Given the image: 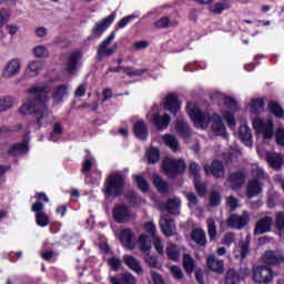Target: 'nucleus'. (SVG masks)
I'll use <instances>...</instances> for the list:
<instances>
[{"mask_svg":"<svg viewBox=\"0 0 284 284\" xmlns=\"http://www.w3.org/2000/svg\"><path fill=\"white\" fill-rule=\"evenodd\" d=\"M52 90V87H31L27 89V94L29 97L19 108V114L21 116H28L30 114L36 113V119L38 125H45L48 121H50V110L45 105V101H48V93Z\"/></svg>","mask_w":284,"mask_h":284,"instance_id":"f257e3e1","label":"nucleus"},{"mask_svg":"<svg viewBox=\"0 0 284 284\" xmlns=\"http://www.w3.org/2000/svg\"><path fill=\"white\" fill-rule=\"evenodd\" d=\"M186 113L191 121H193L195 128L206 130L211 123L212 132H214L216 136H226L227 130L225 129V124L223 123L221 115L217 113L210 115V113L201 111L196 103L192 102L186 104Z\"/></svg>","mask_w":284,"mask_h":284,"instance_id":"f03ea898","label":"nucleus"},{"mask_svg":"<svg viewBox=\"0 0 284 284\" xmlns=\"http://www.w3.org/2000/svg\"><path fill=\"white\" fill-rule=\"evenodd\" d=\"M251 173L253 174V180L248 181L246 185V196L247 199H254V196H258L261 192H263V186L258 179H263L265 176V171L258 164L251 165Z\"/></svg>","mask_w":284,"mask_h":284,"instance_id":"7ed1b4c3","label":"nucleus"},{"mask_svg":"<svg viewBox=\"0 0 284 284\" xmlns=\"http://www.w3.org/2000/svg\"><path fill=\"white\" fill-rule=\"evenodd\" d=\"M37 202L32 204L31 210L36 213V223L39 227H48L50 223V216L43 212L45 206L43 203H48L49 199L48 195L44 193H38L36 195Z\"/></svg>","mask_w":284,"mask_h":284,"instance_id":"20e7f679","label":"nucleus"},{"mask_svg":"<svg viewBox=\"0 0 284 284\" xmlns=\"http://www.w3.org/2000/svg\"><path fill=\"white\" fill-rule=\"evenodd\" d=\"M125 187V179L119 173H111L105 182V196H121Z\"/></svg>","mask_w":284,"mask_h":284,"instance_id":"39448f33","label":"nucleus"},{"mask_svg":"<svg viewBox=\"0 0 284 284\" xmlns=\"http://www.w3.org/2000/svg\"><path fill=\"white\" fill-rule=\"evenodd\" d=\"M253 129L257 139H263L264 141H270L274 136V122L272 120H263L261 118H255L252 121Z\"/></svg>","mask_w":284,"mask_h":284,"instance_id":"423d86ee","label":"nucleus"},{"mask_svg":"<svg viewBox=\"0 0 284 284\" xmlns=\"http://www.w3.org/2000/svg\"><path fill=\"white\" fill-rule=\"evenodd\" d=\"M225 110L222 112V118L231 128V130H234L236 128V120L234 119V113L236 110H239V104H236V100L230 97L223 98Z\"/></svg>","mask_w":284,"mask_h":284,"instance_id":"0eeeda50","label":"nucleus"},{"mask_svg":"<svg viewBox=\"0 0 284 284\" xmlns=\"http://www.w3.org/2000/svg\"><path fill=\"white\" fill-rule=\"evenodd\" d=\"M163 171L169 179H175L176 174L185 172V161L174 158H165L163 161Z\"/></svg>","mask_w":284,"mask_h":284,"instance_id":"6e6552de","label":"nucleus"},{"mask_svg":"<svg viewBox=\"0 0 284 284\" xmlns=\"http://www.w3.org/2000/svg\"><path fill=\"white\" fill-rule=\"evenodd\" d=\"M113 219L115 223H129L134 219V214L125 204H115L113 207Z\"/></svg>","mask_w":284,"mask_h":284,"instance_id":"1a4fd4ad","label":"nucleus"},{"mask_svg":"<svg viewBox=\"0 0 284 284\" xmlns=\"http://www.w3.org/2000/svg\"><path fill=\"white\" fill-rule=\"evenodd\" d=\"M274 278V273L267 266L253 267V281L258 284H267Z\"/></svg>","mask_w":284,"mask_h":284,"instance_id":"9d476101","label":"nucleus"},{"mask_svg":"<svg viewBox=\"0 0 284 284\" xmlns=\"http://www.w3.org/2000/svg\"><path fill=\"white\" fill-rule=\"evenodd\" d=\"M152 118L153 123L156 125L159 130H165L168 125H170L171 118L166 113L161 115L159 113V106L153 105L151 112L148 114V119Z\"/></svg>","mask_w":284,"mask_h":284,"instance_id":"9b49d317","label":"nucleus"},{"mask_svg":"<svg viewBox=\"0 0 284 284\" xmlns=\"http://www.w3.org/2000/svg\"><path fill=\"white\" fill-rule=\"evenodd\" d=\"M247 223H250V213L247 211H244L242 215L233 214L226 221V225L232 230H243Z\"/></svg>","mask_w":284,"mask_h":284,"instance_id":"f8f14e48","label":"nucleus"},{"mask_svg":"<svg viewBox=\"0 0 284 284\" xmlns=\"http://www.w3.org/2000/svg\"><path fill=\"white\" fill-rule=\"evenodd\" d=\"M161 105L163 110H166V112H170L173 116H176L181 110V102L174 93L166 94Z\"/></svg>","mask_w":284,"mask_h":284,"instance_id":"ddd939ff","label":"nucleus"},{"mask_svg":"<svg viewBox=\"0 0 284 284\" xmlns=\"http://www.w3.org/2000/svg\"><path fill=\"white\" fill-rule=\"evenodd\" d=\"M257 154L265 159V161L268 163L273 170H281L283 168V156L278 153H272V152H263L261 148H257Z\"/></svg>","mask_w":284,"mask_h":284,"instance_id":"4468645a","label":"nucleus"},{"mask_svg":"<svg viewBox=\"0 0 284 284\" xmlns=\"http://www.w3.org/2000/svg\"><path fill=\"white\" fill-rule=\"evenodd\" d=\"M190 172L194 176V185L197 194H200V196H205V192H207V190L205 189V184L201 183V180H199L201 166L196 164V162H191Z\"/></svg>","mask_w":284,"mask_h":284,"instance_id":"2eb2a0df","label":"nucleus"},{"mask_svg":"<svg viewBox=\"0 0 284 284\" xmlns=\"http://www.w3.org/2000/svg\"><path fill=\"white\" fill-rule=\"evenodd\" d=\"M114 37H116L115 33H111L99 47L98 49V59L99 61H103L104 57H111V54H114V51L116 50V47L108 48L112 41H114Z\"/></svg>","mask_w":284,"mask_h":284,"instance_id":"dca6fc26","label":"nucleus"},{"mask_svg":"<svg viewBox=\"0 0 284 284\" xmlns=\"http://www.w3.org/2000/svg\"><path fill=\"white\" fill-rule=\"evenodd\" d=\"M21 72V60L20 59H11L2 71V75L4 79H12L17 77Z\"/></svg>","mask_w":284,"mask_h":284,"instance_id":"f3484780","label":"nucleus"},{"mask_svg":"<svg viewBox=\"0 0 284 284\" xmlns=\"http://www.w3.org/2000/svg\"><path fill=\"white\" fill-rule=\"evenodd\" d=\"M81 59H83V53L81 51H73L67 59L65 70L69 74H74L79 65H81Z\"/></svg>","mask_w":284,"mask_h":284,"instance_id":"a211bd4d","label":"nucleus"},{"mask_svg":"<svg viewBox=\"0 0 284 284\" xmlns=\"http://www.w3.org/2000/svg\"><path fill=\"white\" fill-rule=\"evenodd\" d=\"M115 19H116V13H112L109 17L104 18L102 21L98 22L92 30L91 37H94V38L101 37V34H103V32H105L108 28L112 26Z\"/></svg>","mask_w":284,"mask_h":284,"instance_id":"6ab92c4d","label":"nucleus"},{"mask_svg":"<svg viewBox=\"0 0 284 284\" xmlns=\"http://www.w3.org/2000/svg\"><path fill=\"white\" fill-rule=\"evenodd\" d=\"M158 210L160 212H169V214H180L181 213V199L175 197L168 201L166 204L158 203Z\"/></svg>","mask_w":284,"mask_h":284,"instance_id":"aec40b11","label":"nucleus"},{"mask_svg":"<svg viewBox=\"0 0 284 284\" xmlns=\"http://www.w3.org/2000/svg\"><path fill=\"white\" fill-rule=\"evenodd\" d=\"M246 108L251 114H263L265 111V99L264 98H250L246 100Z\"/></svg>","mask_w":284,"mask_h":284,"instance_id":"412c9836","label":"nucleus"},{"mask_svg":"<svg viewBox=\"0 0 284 284\" xmlns=\"http://www.w3.org/2000/svg\"><path fill=\"white\" fill-rule=\"evenodd\" d=\"M120 242L126 250H134L136 241H134V232L132 230H123L119 235Z\"/></svg>","mask_w":284,"mask_h":284,"instance_id":"4be33fe9","label":"nucleus"},{"mask_svg":"<svg viewBox=\"0 0 284 284\" xmlns=\"http://www.w3.org/2000/svg\"><path fill=\"white\" fill-rule=\"evenodd\" d=\"M204 171L207 176H210V174H213L215 179H221L225 175V169L223 168V163L217 160H214L211 166L205 165Z\"/></svg>","mask_w":284,"mask_h":284,"instance_id":"5701e85b","label":"nucleus"},{"mask_svg":"<svg viewBox=\"0 0 284 284\" xmlns=\"http://www.w3.org/2000/svg\"><path fill=\"white\" fill-rule=\"evenodd\" d=\"M274 220L270 216H265L256 222L254 234H265L272 230Z\"/></svg>","mask_w":284,"mask_h":284,"instance_id":"b1692460","label":"nucleus"},{"mask_svg":"<svg viewBox=\"0 0 284 284\" xmlns=\"http://www.w3.org/2000/svg\"><path fill=\"white\" fill-rule=\"evenodd\" d=\"M239 139L246 145V148H252V129H250L247 124L240 125Z\"/></svg>","mask_w":284,"mask_h":284,"instance_id":"393cba45","label":"nucleus"},{"mask_svg":"<svg viewBox=\"0 0 284 284\" xmlns=\"http://www.w3.org/2000/svg\"><path fill=\"white\" fill-rule=\"evenodd\" d=\"M160 227L162 233L166 236H174V234H176V225L168 217L160 219Z\"/></svg>","mask_w":284,"mask_h":284,"instance_id":"a878e982","label":"nucleus"},{"mask_svg":"<svg viewBox=\"0 0 284 284\" xmlns=\"http://www.w3.org/2000/svg\"><path fill=\"white\" fill-rule=\"evenodd\" d=\"M206 267L211 270V272H216L217 274H223L224 272V263L222 260L217 258L214 255H210L206 260Z\"/></svg>","mask_w":284,"mask_h":284,"instance_id":"bb28decb","label":"nucleus"},{"mask_svg":"<svg viewBox=\"0 0 284 284\" xmlns=\"http://www.w3.org/2000/svg\"><path fill=\"white\" fill-rule=\"evenodd\" d=\"M124 265L129 268L135 272V274H143V267L141 266V262L136 260L132 255H124L123 257Z\"/></svg>","mask_w":284,"mask_h":284,"instance_id":"cd10ccee","label":"nucleus"},{"mask_svg":"<svg viewBox=\"0 0 284 284\" xmlns=\"http://www.w3.org/2000/svg\"><path fill=\"white\" fill-rule=\"evenodd\" d=\"M133 132L136 136V139H140V141H145L148 139V125L145 124V121L140 120L133 124Z\"/></svg>","mask_w":284,"mask_h":284,"instance_id":"c85d7f7f","label":"nucleus"},{"mask_svg":"<svg viewBox=\"0 0 284 284\" xmlns=\"http://www.w3.org/2000/svg\"><path fill=\"white\" fill-rule=\"evenodd\" d=\"M191 239L196 243V245H201L202 247L207 245V237L205 236V231L203 229H194L191 233Z\"/></svg>","mask_w":284,"mask_h":284,"instance_id":"c756f323","label":"nucleus"},{"mask_svg":"<svg viewBox=\"0 0 284 284\" xmlns=\"http://www.w3.org/2000/svg\"><path fill=\"white\" fill-rule=\"evenodd\" d=\"M227 183L232 190H239L243 183H245V175L241 172L232 173L227 180Z\"/></svg>","mask_w":284,"mask_h":284,"instance_id":"7c9ffc66","label":"nucleus"},{"mask_svg":"<svg viewBox=\"0 0 284 284\" xmlns=\"http://www.w3.org/2000/svg\"><path fill=\"white\" fill-rule=\"evenodd\" d=\"M65 97H68V85L65 84L59 85L52 94L54 103H63Z\"/></svg>","mask_w":284,"mask_h":284,"instance_id":"2f4dec72","label":"nucleus"},{"mask_svg":"<svg viewBox=\"0 0 284 284\" xmlns=\"http://www.w3.org/2000/svg\"><path fill=\"white\" fill-rule=\"evenodd\" d=\"M41 70H43V62L41 61L34 60L29 62L27 65V74L31 78L37 77Z\"/></svg>","mask_w":284,"mask_h":284,"instance_id":"473e14b6","label":"nucleus"},{"mask_svg":"<svg viewBox=\"0 0 284 284\" xmlns=\"http://www.w3.org/2000/svg\"><path fill=\"white\" fill-rule=\"evenodd\" d=\"M28 150H30L28 146V140H24L22 143L11 146L9 154H12V156H19V154H27Z\"/></svg>","mask_w":284,"mask_h":284,"instance_id":"72a5a7b5","label":"nucleus"},{"mask_svg":"<svg viewBox=\"0 0 284 284\" xmlns=\"http://www.w3.org/2000/svg\"><path fill=\"white\" fill-rule=\"evenodd\" d=\"M125 72L129 77H141L143 72H145V69H139V70H133L131 68H122V67H116V68H109L108 72Z\"/></svg>","mask_w":284,"mask_h":284,"instance_id":"f704fd0d","label":"nucleus"},{"mask_svg":"<svg viewBox=\"0 0 284 284\" xmlns=\"http://www.w3.org/2000/svg\"><path fill=\"white\" fill-rule=\"evenodd\" d=\"M17 101L12 97H0V113L8 112L11 108H14Z\"/></svg>","mask_w":284,"mask_h":284,"instance_id":"c9c22d12","label":"nucleus"},{"mask_svg":"<svg viewBox=\"0 0 284 284\" xmlns=\"http://www.w3.org/2000/svg\"><path fill=\"white\" fill-rule=\"evenodd\" d=\"M250 252V244L247 242H241L234 250L235 258H245Z\"/></svg>","mask_w":284,"mask_h":284,"instance_id":"e433bc0d","label":"nucleus"},{"mask_svg":"<svg viewBox=\"0 0 284 284\" xmlns=\"http://www.w3.org/2000/svg\"><path fill=\"white\" fill-rule=\"evenodd\" d=\"M176 132L183 136V139H187L192 134V131L190 130V126H187V123L183 120H178L176 121Z\"/></svg>","mask_w":284,"mask_h":284,"instance_id":"4c0bfd02","label":"nucleus"},{"mask_svg":"<svg viewBox=\"0 0 284 284\" xmlns=\"http://www.w3.org/2000/svg\"><path fill=\"white\" fill-rule=\"evenodd\" d=\"M136 244L142 252H150V250H152V242L150 241V237L145 234L139 236Z\"/></svg>","mask_w":284,"mask_h":284,"instance_id":"58836bf2","label":"nucleus"},{"mask_svg":"<svg viewBox=\"0 0 284 284\" xmlns=\"http://www.w3.org/2000/svg\"><path fill=\"white\" fill-rule=\"evenodd\" d=\"M230 6V1L222 0L210 7V12L213 14H221L223 10H229Z\"/></svg>","mask_w":284,"mask_h":284,"instance_id":"ea45409f","label":"nucleus"},{"mask_svg":"<svg viewBox=\"0 0 284 284\" xmlns=\"http://www.w3.org/2000/svg\"><path fill=\"white\" fill-rule=\"evenodd\" d=\"M182 265L186 274L192 275V272H194L195 264H194V258H192L190 254L183 255Z\"/></svg>","mask_w":284,"mask_h":284,"instance_id":"a19ab883","label":"nucleus"},{"mask_svg":"<svg viewBox=\"0 0 284 284\" xmlns=\"http://www.w3.org/2000/svg\"><path fill=\"white\" fill-rule=\"evenodd\" d=\"M162 140L164 141L165 145L172 150V152H179V140L174 135L165 134L163 135Z\"/></svg>","mask_w":284,"mask_h":284,"instance_id":"79ce46f5","label":"nucleus"},{"mask_svg":"<svg viewBox=\"0 0 284 284\" xmlns=\"http://www.w3.org/2000/svg\"><path fill=\"white\" fill-rule=\"evenodd\" d=\"M166 256L171 261H176L181 256V250L174 244H169L166 246Z\"/></svg>","mask_w":284,"mask_h":284,"instance_id":"37998d69","label":"nucleus"},{"mask_svg":"<svg viewBox=\"0 0 284 284\" xmlns=\"http://www.w3.org/2000/svg\"><path fill=\"white\" fill-rule=\"evenodd\" d=\"M153 184L161 194H166L169 186L163 179L159 175L153 176Z\"/></svg>","mask_w":284,"mask_h":284,"instance_id":"c03bdc74","label":"nucleus"},{"mask_svg":"<svg viewBox=\"0 0 284 284\" xmlns=\"http://www.w3.org/2000/svg\"><path fill=\"white\" fill-rule=\"evenodd\" d=\"M33 54L37 57V59H47V57H50V52L48 51V48L43 44H39L33 48Z\"/></svg>","mask_w":284,"mask_h":284,"instance_id":"a18cd8bd","label":"nucleus"},{"mask_svg":"<svg viewBox=\"0 0 284 284\" xmlns=\"http://www.w3.org/2000/svg\"><path fill=\"white\" fill-rule=\"evenodd\" d=\"M133 179L141 192H148V190H150V184L145 181L143 175H133Z\"/></svg>","mask_w":284,"mask_h":284,"instance_id":"49530a36","label":"nucleus"},{"mask_svg":"<svg viewBox=\"0 0 284 284\" xmlns=\"http://www.w3.org/2000/svg\"><path fill=\"white\" fill-rule=\"evenodd\" d=\"M268 110L271 114H274V116H277L278 119H281L284 114L283 108H281L278 103L274 101L268 103Z\"/></svg>","mask_w":284,"mask_h":284,"instance_id":"de8ad7c7","label":"nucleus"},{"mask_svg":"<svg viewBox=\"0 0 284 284\" xmlns=\"http://www.w3.org/2000/svg\"><path fill=\"white\" fill-rule=\"evenodd\" d=\"M146 158L149 163H158L160 159V152L156 148H151L146 151Z\"/></svg>","mask_w":284,"mask_h":284,"instance_id":"09e8293b","label":"nucleus"},{"mask_svg":"<svg viewBox=\"0 0 284 284\" xmlns=\"http://www.w3.org/2000/svg\"><path fill=\"white\" fill-rule=\"evenodd\" d=\"M240 276L234 270H229L226 273L225 284H239Z\"/></svg>","mask_w":284,"mask_h":284,"instance_id":"8fccbe9b","label":"nucleus"},{"mask_svg":"<svg viewBox=\"0 0 284 284\" xmlns=\"http://www.w3.org/2000/svg\"><path fill=\"white\" fill-rule=\"evenodd\" d=\"M152 241L158 254H161V256H163V254H165V248L163 246V241H161V237L155 235L152 237Z\"/></svg>","mask_w":284,"mask_h":284,"instance_id":"3c124183","label":"nucleus"},{"mask_svg":"<svg viewBox=\"0 0 284 284\" xmlns=\"http://www.w3.org/2000/svg\"><path fill=\"white\" fill-rule=\"evenodd\" d=\"M206 223L209 236L211 241H214L216 239V223L212 219H209Z\"/></svg>","mask_w":284,"mask_h":284,"instance_id":"603ef678","label":"nucleus"},{"mask_svg":"<svg viewBox=\"0 0 284 284\" xmlns=\"http://www.w3.org/2000/svg\"><path fill=\"white\" fill-rule=\"evenodd\" d=\"M172 276L175 278V281H183V271L178 265H172L169 267Z\"/></svg>","mask_w":284,"mask_h":284,"instance_id":"864d4df0","label":"nucleus"},{"mask_svg":"<svg viewBox=\"0 0 284 284\" xmlns=\"http://www.w3.org/2000/svg\"><path fill=\"white\" fill-rule=\"evenodd\" d=\"M97 164V160L94 158H87L82 165V172L83 174H88L90 170H92V166Z\"/></svg>","mask_w":284,"mask_h":284,"instance_id":"5fc2aeb1","label":"nucleus"},{"mask_svg":"<svg viewBox=\"0 0 284 284\" xmlns=\"http://www.w3.org/2000/svg\"><path fill=\"white\" fill-rule=\"evenodd\" d=\"M144 261L145 263H148V265H150V267H161V264L159 263V257L154 255L146 254Z\"/></svg>","mask_w":284,"mask_h":284,"instance_id":"6e6d98bb","label":"nucleus"},{"mask_svg":"<svg viewBox=\"0 0 284 284\" xmlns=\"http://www.w3.org/2000/svg\"><path fill=\"white\" fill-rule=\"evenodd\" d=\"M275 226L280 232H283L284 230V213L283 212H277L275 214Z\"/></svg>","mask_w":284,"mask_h":284,"instance_id":"4d7b16f0","label":"nucleus"},{"mask_svg":"<svg viewBox=\"0 0 284 284\" xmlns=\"http://www.w3.org/2000/svg\"><path fill=\"white\" fill-rule=\"evenodd\" d=\"M134 19H139V14L133 13L128 17H124L123 19L120 20L118 26L119 28L123 29L125 28V26H128V23H130L131 21H134Z\"/></svg>","mask_w":284,"mask_h":284,"instance_id":"13d9d810","label":"nucleus"},{"mask_svg":"<svg viewBox=\"0 0 284 284\" xmlns=\"http://www.w3.org/2000/svg\"><path fill=\"white\" fill-rule=\"evenodd\" d=\"M144 230L152 236V239L156 236V224H154V222H145Z\"/></svg>","mask_w":284,"mask_h":284,"instance_id":"bf43d9fd","label":"nucleus"},{"mask_svg":"<svg viewBox=\"0 0 284 284\" xmlns=\"http://www.w3.org/2000/svg\"><path fill=\"white\" fill-rule=\"evenodd\" d=\"M61 124H55L53 128V132L50 136V141H53V143H57V141H59V138L61 136Z\"/></svg>","mask_w":284,"mask_h":284,"instance_id":"052dcab7","label":"nucleus"},{"mask_svg":"<svg viewBox=\"0 0 284 284\" xmlns=\"http://www.w3.org/2000/svg\"><path fill=\"white\" fill-rule=\"evenodd\" d=\"M210 205L211 207H216V205H221V195L216 192H212L210 194Z\"/></svg>","mask_w":284,"mask_h":284,"instance_id":"680f3d73","label":"nucleus"},{"mask_svg":"<svg viewBox=\"0 0 284 284\" xmlns=\"http://www.w3.org/2000/svg\"><path fill=\"white\" fill-rule=\"evenodd\" d=\"M10 13L6 10L0 11V30L8 23Z\"/></svg>","mask_w":284,"mask_h":284,"instance_id":"e2e57ef3","label":"nucleus"},{"mask_svg":"<svg viewBox=\"0 0 284 284\" xmlns=\"http://www.w3.org/2000/svg\"><path fill=\"white\" fill-rule=\"evenodd\" d=\"M276 143L277 145H282L284 148V129L280 128L276 132Z\"/></svg>","mask_w":284,"mask_h":284,"instance_id":"0e129e2a","label":"nucleus"},{"mask_svg":"<svg viewBox=\"0 0 284 284\" xmlns=\"http://www.w3.org/2000/svg\"><path fill=\"white\" fill-rule=\"evenodd\" d=\"M155 28H168L170 26V19L164 17L154 23Z\"/></svg>","mask_w":284,"mask_h":284,"instance_id":"69168bd1","label":"nucleus"},{"mask_svg":"<svg viewBox=\"0 0 284 284\" xmlns=\"http://www.w3.org/2000/svg\"><path fill=\"white\" fill-rule=\"evenodd\" d=\"M109 265L112 270L116 271L119 267H121V260L118 257H112L109 260Z\"/></svg>","mask_w":284,"mask_h":284,"instance_id":"338daca9","label":"nucleus"},{"mask_svg":"<svg viewBox=\"0 0 284 284\" xmlns=\"http://www.w3.org/2000/svg\"><path fill=\"white\" fill-rule=\"evenodd\" d=\"M122 280L126 284H135L136 283V278H134V275H132L130 273H124L122 276Z\"/></svg>","mask_w":284,"mask_h":284,"instance_id":"774afa93","label":"nucleus"}]
</instances>
